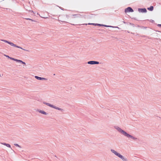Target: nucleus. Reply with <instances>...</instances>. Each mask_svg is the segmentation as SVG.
I'll use <instances>...</instances> for the list:
<instances>
[{"label":"nucleus","mask_w":161,"mask_h":161,"mask_svg":"<svg viewBox=\"0 0 161 161\" xmlns=\"http://www.w3.org/2000/svg\"><path fill=\"white\" fill-rule=\"evenodd\" d=\"M13 45H14L12 46H13V47H17V48H19L21 49H22L24 50H25V51H28V50H26L22 48L21 47H20L19 46H17L16 45L14 44V43L13 44Z\"/></svg>","instance_id":"9b49d317"},{"label":"nucleus","mask_w":161,"mask_h":161,"mask_svg":"<svg viewBox=\"0 0 161 161\" xmlns=\"http://www.w3.org/2000/svg\"><path fill=\"white\" fill-rule=\"evenodd\" d=\"M147 9L148 10L150 11H152L153 10V6H151L149 8H147Z\"/></svg>","instance_id":"4468645a"},{"label":"nucleus","mask_w":161,"mask_h":161,"mask_svg":"<svg viewBox=\"0 0 161 161\" xmlns=\"http://www.w3.org/2000/svg\"><path fill=\"white\" fill-rule=\"evenodd\" d=\"M114 128L119 133L124 136L127 137L129 139H131L134 140H136L137 139V138L127 133L118 126L115 125L114 126Z\"/></svg>","instance_id":"f257e3e1"},{"label":"nucleus","mask_w":161,"mask_h":161,"mask_svg":"<svg viewBox=\"0 0 161 161\" xmlns=\"http://www.w3.org/2000/svg\"><path fill=\"white\" fill-rule=\"evenodd\" d=\"M138 11L140 12L146 13L147 12V10L145 8H138Z\"/></svg>","instance_id":"0eeeda50"},{"label":"nucleus","mask_w":161,"mask_h":161,"mask_svg":"<svg viewBox=\"0 0 161 161\" xmlns=\"http://www.w3.org/2000/svg\"><path fill=\"white\" fill-rule=\"evenodd\" d=\"M30 11L31 12H33V11Z\"/></svg>","instance_id":"5701e85b"},{"label":"nucleus","mask_w":161,"mask_h":161,"mask_svg":"<svg viewBox=\"0 0 161 161\" xmlns=\"http://www.w3.org/2000/svg\"><path fill=\"white\" fill-rule=\"evenodd\" d=\"M1 144L2 145L6 146L7 147H8L9 148H11V149H12V148H11V146L9 144H7L5 143H1Z\"/></svg>","instance_id":"9d476101"},{"label":"nucleus","mask_w":161,"mask_h":161,"mask_svg":"<svg viewBox=\"0 0 161 161\" xmlns=\"http://www.w3.org/2000/svg\"><path fill=\"white\" fill-rule=\"evenodd\" d=\"M43 18H47V17H43Z\"/></svg>","instance_id":"b1692460"},{"label":"nucleus","mask_w":161,"mask_h":161,"mask_svg":"<svg viewBox=\"0 0 161 161\" xmlns=\"http://www.w3.org/2000/svg\"><path fill=\"white\" fill-rule=\"evenodd\" d=\"M31 20V21H34V20H32V19H31V20Z\"/></svg>","instance_id":"4be33fe9"},{"label":"nucleus","mask_w":161,"mask_h":161,"mask_svg":"<svg viewBox=\"0 0 161 161\" xmlns=\"http://www.w3.org/2000/svg\"><path fill=\"white\" fill-rule=\"evenodd\" d=\"M133 12V9L130 7H129L127 8H126L125 9V13H127V12Z\"/></svg>","instance_id":"20e7f679"},{"label":"nucleus","mask_w":161,"mask_h":161,"mask_svg":"<svg viewBox=\"0 0 161 161\" xmlns=\"http://www.w3.org/2000/svg\"><path fill=\"white\" fill-rule=\"evenodd\" d=\"M87 64H99V62L97 61H91L88 62Z\"/></svg>","instance_id":"39448f33"},{"label":"nucleus","mask_w":161,"mask_h":161,"mask_svg":"<svg viewBox=\"0 0 161 161\" xmlns=\"http://www.w3.org/2000/svg\"><path fill=\"white\" fill-rule=\"evenodd\" d=\"M35 78L38 80H47V79L43 77H41L37 76H35Z\"/></svg>","instance_id":"423d86ee"},{"label":"nucleus","mask_w":161,"mask_h":161,"mask_svg":"<svg viewBox=\"0 0 161 161\" xmlns=\"http://www.w3.org/2000/svg\"><path fill=\"white\" fill-rule=\"evenodd\" d=\"M1 41H3L5 42H6V43H8V44H10L11 46H12L13 45H13V43L12 42H9L8 41H7V40H1Z\"/></svg>","instance_id":"1a4fd4ad"},{"label":"nucleus","mask_w":161,"mask_h":161,"mask_svg":"<svg viewBox=\"0 0 161 161\" xmlns=\"http://www.w3.org/2000/svg\"><path fill=\"white\" fill-rule=\"evenodd\" d=\"M26 19H27V20H30L31 19H29V18H26Z\"/></svg>","instance_id":"aec40b11"},{"label":"nucleus","mask_w":161,"mask_h":161,"mask_svg":"<svg viewBox=\"0 0 161 161\" xmlns=\"http://www.w3.org/2000/svg\"><path fill=\"white\" fill-rule=\"evenodd\" d=\"M18 62L22 63L23 64H25V63L21 60H19Z\"/></svg>","instance_id":"dca6fc26"},{"label":"nucleus","mask_w":161,"mask_h":161,"mask_svg":"<svg viewBox=\"0 0 161 161\" xmlns=\"http://www.w3.org/2000/svg\"><path fill=\"white\" fill-rule=\"evenodd\" d=\"M110 151L112 153L114 154L115 156L119 157L123 161H128V159L127 158L115 150L111 149Z\"/></svg>","instance_id":"f03ea898"},{"label":"nucleus","mask_w":161,"mask_h":161,"mask_svg":"<svg viewBox=\"0 0 161 161\" xmlns=\"http://www.w3.org/2000/svg\"><path fill=\"white\" fill-rule=\"evenodd\" d=\"M158 26L161 27V24L158 25Z\"/></svg>","instance_id":"412c9836"},{"label":"nucleus","mask_w":161,"mask_h":161,"mask_svg":"<svg viewBox=\"0 0 161 161\" xmlns=\"http://www.w3.org/2000/svg\"><path fill=\"white\" fill-rule=\"evenodd\" d=\"M44 103L50 107L53 108L54 109L58 110L62 112L64 111V110L63 109L57 107L49 103L44 102Z\"/></svg>","instance_id":"7ed1b4c3"},{"label":"nucleus","mask_w":161,"mask_h":161,"mask_svg":"<svg viewBox=\"0 0 161 161\" xmlns=\"http://www.w3.org/2000/svg\"><path fill=\"white\" fill-rule=\"evenodd\" d=\"M38 111L40 113H41L42 114H43L45 115H47L48 114V113H46L45 111H44L43 110H38Z\"/></svg>","instance_id":"6e6552de"},{"label":"nucleus","mask_w":161,"mask_h":161,"mask_svg":"<svg viewBox=\"0 0 161 161\" xmlns=\"http://www.w3.org/2000/svg\"><path fill=\"white\" fill-rule=\"evenodd\" d=\"M10 59L13 60H14V61H16L17 62H18V61H19L18 59H15V58H12V57H10Z\"/></svg>","instance_id":"2eb2a0df"},{"label":"nucleus","mask_w":161,"mask_h":161,"mask_svg":"<svg viewBox=\"0 0 161 161\" xmlns=\"http://www.w3.org/2000/svg\"><path fill=\"white\" fill-rule=\"evenodd\" d=\"M4 56H6V57L10 59V57L9 56H8V55H5Z\"/></svg>","instance_id":"6ab92c4d"},{"label":"nucleus","mask_w":161,"mask_h":161,"mask_svg":"<svg viewBox=\"0 0 161 161\" xmlns=\"http://www.w3.org/2000/svg\"><path fill=\"white\" fill-rule=\"evenodd\" d=\"M103 26H104L106 27H113L111 26H109V25H103Z\"/></svg>","instance_id":"a211bd4d"},{"label":"nucleus","mask_w":161,"mask_h":161,"mask_svg":"<svg viewBox=\"0 0 161 161\" xmlns=\"http://www.w3.org/2000/svg\"><path fill=\"white\" fill-rule=\"evenodd\" d=\"M72 15L73 16L72 18H75L76 17H80V14H77Z\"/></svg>","instance_id":"f8f14e48"},{"label":"nucleus","mask_w":161,"mask_h":161,"mask_svg":"<svg viewBox=\"0 0 161 161\" xmlns=\"http://www.w3.org/2000/svg\"><path fill=\"white\" fill-rule=\"evenodd\" d=\"M85 25H87V24H85Z\"/></svg>","instance_id":"393cba45"},{"label":"nucleus","mask_w":161,"mask_h":161,"mask_svg":"<svg viewBox=\"0 0 161 161\" xmlns=\"http://www.w3.org/2000/svg\"><path fill=\"white\" fill-rule=\"evenodd\" d=\"M14 145L15 146L17 147H19V148H21V147L20 146H19V145L18 144H16V143L14 144Z\"/></svg>","instance_id":"f3484780"},{"label":"nucleus","mask_w":161,"mask_h":161,"mask_svg":"<svg viewBox=\"0 0 161 161\" xmlns=\"http://www.w3.org/2000/svg\"><path fill=\"white\" fill-rule=\"evenodd\" d=\"M88 25H97L98 26H103V25H101V24H94V23H88Z\"/></svg>","instance_id":"ddd939ff"}]
</instances>
